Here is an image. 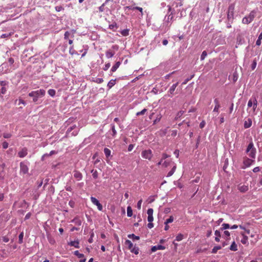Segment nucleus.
Returning a JSON list of instances; mask_svg holds the SVG:
<instances>
[{"label": "nucleus", "mask_w": 262, "mask_h": 262, "mask_svg": "<svg viewBox=\"0 0 262 262\" xmlns=\"http://www.w3.org/2000/svg\"><path fill=\"white\" fill-rule=\"evenodd\" d=\"M46 92L43 89H40L35 91H32L29 93L28 95L29 97H33V101L36 102L39 98H41L45 96Z\"/></svg>", "instance_id": "obj_1"}, {"label": "nucleus", "mask_w": 262, "mask_h": 262, "mask_svg": "<svg viewBox=\"0 0 262 262\" xmlns=\"http://www.w3.org/2000/svg\"><path fill=\"white\" fill-rule=\"evenodd\" d=\"M256 12L255 10L251 11L248 16L243 18L242 23L244 24H248L252 22L255 18Z\"/></svg>", "instance_id": "obj_2"}, {"label": "nucleus", "mask_w": 262, "mask_h": 262, "mask_svg": "<svg viewBox=\"0 0 262 262\" xmlns=\"http://www.w3.org/2000/svg\"><path fill=\"white\" fill-rule=\"evenodd\" d=\"M250 152L249 154V157H250L252 158H255V154H256V149L254 147V144L252 142H250L249 145H248V147L246 149V152Z\"/></svg>", "instance_id": "obj_3"}, {"label": "nucleus", "mask_w": 262, "mask_h": 262, "mask_svg": "<svg viewBox=\"0 0 262 262\" xmlns=\"http://www.w3.org/2000/svg\"><path fill=\"white\" fill-rule=\"evenodd\" d=\"M258 102L257 99L255 97H252L248 102V107H253V111L255 112L257 106Z\"/></svg>", "instance_id": "obj_4"}, {"label": "nucleus", "mask_w": 262, "mask_h": 262, "mask_svg": "<svg viewBox=\"0 0 262 262\" xmlns=\"http://www.w3.org/2000/svg\"><path fill=\"white\" fill-rule=\"evenodd\" d=\"M234 8L235 5L234 4H230L228 7L227 18L229 20L233 18Z\"/></svg>", "instance_id": "obj_5"}, {"label": "nucleus", "mask_w": 262, "mask_h": 262, "mask_svg": "<svg viewBox=\"0 0 262 262\" xmlns=\"http://www.w3.org/2000/svg\"><path fill=\"white\" fill-rule=\"evenodd\" d=\"M8 82L6 81H0V85L1 89H0V96L3 97L2 95L5 94L7 92V86L8 85Z\"/></svg>", "instance_id": "obj_6"}, {"label": "nucleus", "mask_w": 262, "mask_h": 262, "mask_svg": "<svg viewBox=\"0 0 262 262\" xmlns=\"http://www.w3.org/2000/svg\"><path fill=\"white\" fill-rule=\"evenodd\" d=\"M29 168L27 165L24 162H21L20 163V173L23 174L28 173Z\"/></svg>", "instance_id": "obj_7"}, {"label": "nucleus", "mask_w": 262, "mask_h": 262, "mask_svg": "<svg viewBox=\"0 0 262 262\" xmlns=\"http://www.w3.org/2000/svg\"><path fill=\"white\" fill-rule=\"evenodd\" d=\"M153 209H148V228H151L154 227L153 224L151 223L153 221L154 218L152 216Z\"/></svg>", "instance_id": "obj_8"}, {"label": "nucleus", "mask_w": 262, "mask_h": 262, "mask_svg": "<svg viewBox=\"0 0 262 262\" xmlns=\"http://www.w3.org/2000/svg\"><path fill=\"white\" fill-rule=\"evenodd\" d=\"M91 201L94 205L97 206L98 209L99 211H102L103 209L102 205L100 203L99 201L95 197L91 196Z\"/></svg>", "instance_id": "obj_9"}, {"label": "nucleus", "mask_w": 262, "mask_h": 262, "mask_svg": "<svg viewBox=\"0 0 262 262\" xmlns=\"http://www.w3.org/2000/svg\"><path fill=\"white\" fill-rule=\"evenodd\" d=\"M150 120L152 122V124H155L156 122H159L161 119V117L157 114L152 113L149 116Z\"/></svg>", "instance_id": "obj_10"}, {"label": "nucleus", "mask_w": 262, "mask_h": 262, "mask_svg": "<svg viewBox=\"0 0 262 262\" xmlns=\"http://www.w3.org/2000/svg\"><path fill=\"white\" fill-rule=\"evenodd\" d=\"M254 162V160H253L249 159L248 158H244L243 161L244 166L243 167V168H245L250 166Z\"/></svg>", "instance_id": "obj_11"}, {"label": "nucleus", "mask_w": 262, "mask_h": 262, "mask_svg": "<svg viewBox=\"0 0 262 262\" xmlns=\"http://www.w3.org/2000/svg\"><path fill=\"white\" fill-rule=\"evenodd\" d=\"M28 154V150L26 147L21 149L20 151L18 152V156L20 158H24Z\"/></svg>", "instance_id": "obj_12"}, {"label": "nucleus", "mask_w": 262, "mask_h": 262, "mask_svg": "<svg viewBox=\"0 0 262 262\" xmlns=\"http://www.w3.org/2000/svg\"><path fill=\"white\" fill-rule=\"evenodd\" d=\"M252 124V121L251 118H248L247 120L244 121V126L245 128H248L250 127Z\"/></svg>", "instance_id": "obj_13"}, {"label": "nucleus", "mask_w": 262, "mask_h": 262, "mask_svg": "<svg viewBox=\"0 0 262 262\" xmlns=\"http://www.w3.org/2000/svg\"><path fill=\"white\" fill-rule=\"evenodd\" d=\"M74 177L78 181H79L82 179V174L80 172H79L77 170H75V171H74Z\"/></svg>", "instance_id": "obj_14"}, {"label": "nucleus", "mask_w": 262, "mask_h": 262, "mask_svg": "<svg viewBox=\"0 0 262 262\" xmlns=\"http://www.w3.org/2000/svg\"><path fill=\"white\" fill-rule=\"evenodd\" d=\"M165 247L162 246V245H156L155 246H153L151 249V252H156L158 250H164L165 249Z\"/></svg>", "instance_id": "obj_15"}, {"label": "nucleus", "mask_w": 262, "mask_h": 262, "mask_svg": "<svg viewBox=\"0 0 262 262\" xmlns=\"http://www.w3.org/2000/svg\"><path fill=\"white\" fill-rule=\"evenodd\" d=\"M238 189L241 192H245L248 190V186L245 185H239L238 186Z\"/></svg>", "instance_id": "obj_16"}, {"label": "nucleus", "mask_w": 262, "mask_h": 262, "mask_svg": "<svg viewBox=\"0 0 262 262\" xmlns=\"http://www.w3.org/2000/svg\"><path fill=\"white\" fill-rule=\"evenodd\" d=\"M179 84V82H177L175 84H173L171 87L169 89V91H168V92L171 94V95H173V93L177 88V86H178Z\"/></svg>", "instance_id": "obj_17"}, {"label": "nucleus", "mask_w": 262, "mask_h": 262, "mask_svg": "<svg viewBox=\"0 0 262 262\" xmlns=\"http://www.w3.org/2000/svg\"><path fill=\"white\" fill-rule=\"evenodd\" d=\"M105 54L106 57L107 58H110L115 55V52L112 51L111 50H108L106 52Z\"/></svg>", "instance_id": "obj_18"}, {"label": "nucleus", "mask_w": 262, "mask_h": 262, "mask_svg": "<svg viewBox=\"0 0 262 262\" xmlns=\"http://www.w3.org/2000/svg\"><path fill=\"white\" fill-rule=\"evenodd\" d=\"M79 243L78 241H71L69 243V245H70L71 246H73L76 248H79Z\"/></svg>", "instance_id": "obj_19"}, {"label": "nucleus", "mask_w": 262, "mask_h": 262, "mask_svg": "<svg viewBox=\"0 0 262 262\" xmlns=\"http://www.w3.org/2000/svg\"><path fill=\"white\" fill-rule=\"evenodd\" d=\"M121 64V62L120 61H117L115 65L113 66V67L111 69V71L112 72H115L117 69L119 67V66Z\"/></svg>", "instance_id": "obj_20"}, {"label": "nucleus", "mask_w": 262, "mask_h": 262, "mask_svg": "<svg viewBox=\"0 0 262 262\" xmlns=\"http://www.w3.org/2000/svg\"><path fill=\"white\" fill-rule=\"evenodd\" d=\"M125 245L127 247L128 249L129 250L132 249V248L133 247V245L130 241L127 239L125 242Z\"/></svg>", "instance_id": "obj_21"}, {"label": "nucleus", "mask_w": 262, "mask_h": 262, "mask_svg": "<svg viewBox=\"0 0 262 262\" xmlns=\"http://www.w3.org/2000/svg\"><path fill=\"white\" fill-rule=\"evenodd\" d=\"M241 234L243 235V238L241 239V243L243 244L246 245L248 243V237L243 233Z\"/></svg>", "instance_id": "obj_22"}, {"label": "nucleus", "mask_w": 262, "mask_h": 262, "mask_svg": "<svg viewBox=\"0 0 262 262\" xmlns=\"http://www.w3.org/2000/svg\"><path fill=\"white\" fill-rule=\"evenodd\" d=\"M238 78V73L236 71H235L233 73V75L232 76V80L233 82H235L237 80Z\"/></svg>", "instance_id": "obj_23"}, {"label": "nucleus", "mask_w": 262, "mask_h": 262, "mask_svg": "<svg viewBox=\"0 0 262 262\" xmlns=\"http://www.w3.org/2000/svg\"><path fill=\"white\" fill-rule=\"evenodd\" d=\"M91 172L94 179H96L98 178V172L97 170L92 169Z\"/></svg>", "instance_id": "obj_24"}, {"label": "nucleus", "mask_w": 262, "mask_h": 262, "mask_svg": "<svg viewBox=\"0 0 262 262\" xmlns=\"http://www.w3.org/2000/svg\"><path fill=\"white\" fill-rule=\"evenodd\" d=\"M116 84V79L111 80L107 83V86L111 89Z\"/></svg>", "instance_id": "obj_25"}, {"label": "nucleus", "mask_w": 262, "mask_h": 262, "mask_svg": "<svg viewBox=\"0 0 262 262\" xmlns=\"http://www.w3.org/2000/svg\"><path fill=\"white\" fill-rule=\"evenodd\" d=\"M230 249L231 251H236L237 250V245H236L235 242H233L231 245L230 246Z\"/></svg>", "instance_id": "obj_26"}, {"label": "nucleus", "mask_w": 262, "mask_h": 262, "mask_svg": "<svg viewBox=\"0 0 262 262\" xmlns=\"http://www.w3.org/2000/svg\"><path fill=\"white\" fill-rule=\"evenodd\" d=\"M127 215L128 217H131L133 215V211L130 206L127 207Z\"/></svg>", "instance_id": "obj_27"}, {"label": "nucleus", "mask_w": 262, "mask_h": 262, "mask_svg": "<svg viewBox=\"0 0 262 262\" xmlns=\"http://www.w3.org/2000/svg\"><path fill=\"white\" fill-rule=\"evenodd\" d=\"M176 168H177V166L175 165H174L173 166V167L171 169V170L170 171L168 172V173H167V177H170V176H171L174 173V172H175Z\"/></svg>", "instance_id": "obj_28"}, {"label": "nucleus", "mask_w": 262, "mask_h": 262, "mask_svg": "<svg viewBox=\"0 0 262 262\" xmlns=\"http://www.w3.org/2000/svg\"><path fill=\"white\" fill-rule=\"evenodd\" d=\"M127 236L128 238H132L133 241L138 240L140 238L139 236H136L134 234H128Z\"/></svg>", "instance_id": "obj_29"}, {"label": "nucleus", "mask_w": 262, "mask_h": 262, "mask_svg": "<svg viewBox=\"0 0 262 262\" xmlns=\"http://www.w3.org/2000/svg\"><path fill=\"white\" fill-rule=\"evenodd\" d=\"M262 39V32L259 35L258 39H257L256 41V45L257 46H260L261 45V40Z\"/></svg>", "instance_id": "obj_30"}, {"label": "nucleus", "mask_w": 262, "mask_h": 262, "mask_svg": "<svg viewBox=\"0 0 262 262\" xmlns=\"http://www.w3.org/2000/svg\"><path fill=\"white\" fill-rule=\"evenodd\" d=\"M104 152L107 158L110 156L111 155V150L107 148H104Z\"/></svg>", "instance_id": "obj_31"}, {"label": "nucleus", "mask_w": 262, "mask_h": 262, "mask_svg": "<svg viewBox=\"0 0 262 262\" xmlns=\"http://www.w3.org/2000/svg\"><path fill=\"white\" fill-rule=\"evenodd\" d=\"M183 237H184L183 235L181 233H179L177 235V236L176 237V241H178V242L181 241L183 239Z\"/></svg>", "instance_id": "obj_32"}, {"label": "nucleus", "mask_w": 262, "mask_h": 262, "mask_svg": "<svg viewBox=\"0 0 262 262\" xmlns=\"http://www.w3.org/2000/svg\"><path fill=\"white\" fill-rule=\"evenodd\" d=\"M121 34L123 36H127L129 35V30L128 29H124L121 31Z\"/></svg>", "instance_id": "obj_33"}, {"label": "nucleus", "mask_w": 262, "mask_h": 262, "mask_svg": "<svg viewBox=\"0 0 262 262\" xmlns=\"http://www.w3.org/2000/svg\"><path fill=\"white\" fill-rule=\"evenodd\" d=\"M130 251L131 252L134 253L135 254H138L139 253V249L136 247H133Z\"/></svg>", "instance_id": "obj_34"}, {"label": "nucleus", "mask_w": 262, "mask_h": 262, "mask_svg": "<svg viewBox=\"0 0 262 262\" xmlns=\"http://www.w3.org/2000/svg\"><path fill=\"white\" fill-rule=\"evenodd\" d=\"M184 113V112L183 111H180L178 112L176 115L175 119L177 120L180 118L183 115Z\"/></svg>", "instance_id": "obj_35"}, {"label": "nucleus", "mask_w": 262, "mask_h": 262, "mask_svg": "<svg viewBox=\"0 0 262 262\" xmlns=\"http://www.w3.org/2000/svg\"><path fill=\"white\" fill-rule=\"evenodd\" d=\"M48 93L52 97H54L56 94L55 91L53 89H50L48 90Z\"/></svg>", "instance_id": "obj_36"}, {"label": "nucleus", "mask_w": 262, "mask_h": 262, "mask_svg": "<svg viewBox=\"0 0 262 262\" xmlns=\"http://www.w3.org/2000/svg\"><path fill=\"white\" fill-rule=\"evenodd\" d=\"M222 247L220 246H215L212 250V253H216L217 251L221 249Z\"/></svg>", "instance_id": "obj_37"}, {"label": "nucleus", "mask_w": 262, "mask_h": 262, "mask_svg": "<svg viewBox=\"0 0 262 262\" xmlns=\"http://www.w3.org/2000/svg\"><path fill=\"white\" fill-rule=\"evenodd\" d=\"M24 237V232H21L18 236V242L19 244H21L23 243V239Z\"/></svg>", "instance_id": "obj_38"}, {"label": "nucleus", "mask_w": 262, "mask_h": 262, "mask_svg": "<svg viewBox=\"0 0 262 262\" xmlns=\"http://www.w3.org/2000/svg\"><path fill=\"white\" fill-rule=\"evenodd\" d=\"M224 235L225 236L224 237L226 239H228L230 238V232L228 231H225L224 232Z\"/></svg>", "instance_id": "obj_39"}, {"label": "nucleus", "mask_w": 262, "mask_h": 262, "mask_svg": "<svg viewBox=\"0 0 262 262\" xmlns=\"http://www.w3.org/2000/svg\"><path fill=\"white\" fill-rule=\"evenodd\" d=\"M173 220H174L173 217L172 216H170L169 219H167L165 221L164 224H168L169 223H171L173 221Z\"/></svg>", "instance_id": "obj_40"}, {"label": "nucleus", "mask_w": 262, "mask_h": 262, "mask_svg": "<svg viewBox=\"0 0 262 262\" xmlns=\"http://www.w3.org/2000/svg\"><path fill=\"white\" fill-rule=\"evenodd\" d=\"M222 227L221 228L222 230H223L224 229H227L230 228L229 224L224 223L222 225Z\"/></svg>", "instance_id": "obj_41"}, {"label": "nucleus", "mask_w": 262, "mask_h": 262, "mask_svg": "<svg viewBox=\"0 0 262 262\" xmlns=\"http://www.w3.org/2000/svg\"><path fill=\"white\" fill-rule=\"evenodd\" d=\"M74 254L78 256L79 258H82L84 257V255L83 254L80 253L78 251H75L74 252Z\"/></svg>", "instance_id": "obj_42"}, {"label": "nucleus", "mask_w": 262, "mask_h": 262, "mask_svg": "<svg viewBox=\"0 0 262 262\" xmlns=\"http://www.w3.org/2000/svg\"><path fill=\"white\" fill-rule=\"evenodd\" d=\"M109 28L113 30H114L115 29H116L117 28V24L116 23H114L113 24L110 25Z\"/></svg>", "instance_id": "obj_43"}, {"label": "nucleus", "mask_w": 262, "mask_h": 262, "mask_svg": "<svg viewBox=\"0 0 262 262\" xmlns=\"http://www.w3.org/2000/svg\"><path fill=\"white\" fill-rule=\"evenodd\" d=\"M221 107V105H215V107L213 109V112L214 113H216L217 114L219 113V108Z\"/></svg>", "instance_id": "obj_44"}, {"label": "nucleus", "mask_w": 262, "mask_h": 262, "mask_svg": "<svg viewBox=\"0 0 262 262\" xmlns=\"http://www.w3.org/2000/svg\"><path fill=\"white\" fill-rule=\"evenodd\" d=\"M171 162V161H165L163 163H162V165L165 167H168L170 163Z\"/></svg>", "instance_id": "obj_45"}, {"label": "nucleus", "mask_w": 262, "mask_h": 262, "mask_svg": "<svg viewBox=\"0 0 262 262\" xmlns=\"http://www.w3.org/2000/svg\"><path fill=\"white\" fill-rule=\"evenodd\" d=\"M207 54V52L206 51H204L201 55V59L202 60H204L205 59V58L206 57Z\"/></svg>", "instance_id": "obj_46"}, {"label": "nucleus", "mask_w": 262, "mask_h": 262, "mask_svg": "<svg viewBox=\"0 0 262 262\" xmlns=\"http://www.w3.org/2000/svg\"><path fill=\"white\" fill-rule=\"evenodd\" d=\"M141 156L143 158H144L145 159H147V151L146 150L143 151L141 154Z\"/></svg>", "instance_id": "obj_47"}, {"label": "nucleus", "mask_w": 262, "mask_h": 262, "mask_svg": "<svg viewBox=\"0 0 262 262\" xmlns=\"http://www.w3.org/2000/svg\"><path fill=\"white\" fill-rule=\"evenodd\" d=\"M257 62L256 60H254L251 64V69L252 70H254L256 67Z\"/></svg>", "instance_id": "obj_48"}, {"label": "nucleus", "mask_w": 262, "mask_h": 262, "mask_svg": "<svg viewBox=\"0 0 262 262\" xmlns=\"http://www.w3.org/2000/svg\"><path fill=\"white\" fill-rule=\"evenodd\" d=\"M147 110L146 108H144L142 111L137 112L136 115L137 116L142 115L145 114V113L146 112Z\"/></svg>", "instance_id": "obj_49"}, {"label": "nucleus", "mask_w": 262, "mask_h": 262, "mask_svg": "<svg viewBox=\"0 0 262 262\" xmlns=\"http://www.w3.org/2000/svg\"><path fill=\"white\" fill-rule=\"evenodd\" d=\"M12 136V135L10 133H4L3 137L5 138H10Z\"/></svg>", "instance_id": "obj_50"}, {"label": "nucleus", "mask_w": 262, "mask_h": 262, "mask_svg": "<svg viewBox=\"0 0 262 262\" xmlns=\"http://www.w3.org/2000/svg\"><path fill=\"white\" fill-rule=\"evenodd\" d=\"M70 35V33L69 31H66L64 34V38L67 39Z\"/></svg>", "instance_id": "obj_51"}, {"label": "nucleus", "mask_w": 262, "mask_h": 262, "mask_svg": "<svg viewBox=\"0 0 262 262\" xmlns=\"http://www.w3.org/2000/svg\"><path fill=\"white\" fill-rule=\"evenodd\" d=\"M110 66H111L110 63H107L105 64V66L103 67V69L104 71H106V70H107L110 68Z\"/></svg>", "instance_id": "obj_52"}, {"label": "nucleus", "mask_w": 262, "mask_h": 262, "mask_svg": "<svg viewBox=\"0 0 262 262\" xmlns=\"http://www.w3.org/2000/svg\"><path fill=\"white\" fill-rule=\"evenodd\" d=\"M3 148L6 149L8 147V143L6 141H4L2 143Z\"/></svg>", "instance_id": "obj_53"}, {"label": "nucleus", "mask_w": 262, "mask_h": 262, "mask_svg": "<svg viewBox=\"0 0 262 262\" xmlns=\"http://www.w3.org/2000/svg\"><path fill=\"white\" fill-rule=\"evenodd\" d=\"M95 82L97 83H101L103 82V79L102 78H97L96 80H95Z\"/></svg>", "instance_id": "obj_54"}, {"label": "nucleus", "mask_w": 262, "mask_h": 262, "mask_svg": "<svg viewBox=\"0 0 262 262\" xmlns=\"http://www.w3.org/2000/svg\"><path fill=\"white\" fill-rule=\"evenodd\" d=\"M112 132H113V136H114L116 135L117 132H116V130L115 129V125H112Z\"/></svg>", "instance_id": "obj_55"}, {"label": "nucleus", "mask_w": 262, "mask_h": 262, "mask_svg": "<svg viewBox=\"0 0 262 262\" xmlns=\"http://www.w3.org/2000/svg\"><path fill=\"white\" fill-rule=\"evenodd\" d=\"M94 233H92L91 235V237L89 238V239H88V242L90 243H92L93 242V236H94Z\"/></svg>", "instance_id": "obj_56"}, {"label": "nucleus", "mask_w": 262, "mask_h": 262, "mask_svg": "<svg viewBox=\"0 0 262 262\" xmlns=\"http://www.w3.org/2000/svg\"><path fill=\"white\" fill-rule=\"evenodd\" d=\"M142 200H140L138 201L137 203V208L138 209H140L141 208V204H142Z\"/></svg>", "instance_id": "obj_57"}, {"label": "nucleus", "mask_w": 262, "mask_h": 262, "mask_svg": "<svg viewBox=\"0 0 262 262\" xmlns=\"http://www.w3.org/2000/svg\"><path fill=\"white\" fill-rule=\"evenodd\" d=\"M10 35H11L10 33H9V34H2L1 35V37L2 38H5L9 37Z\"/></svg>", "instance_id": "obj_58"}, {"label": "nucleus", "mask_w": 262, "mask_h": 262, "mask_svg": "<svg viewBox=\"0 0 262 262\" xmlns=\"http://www.w3.org/2000/svg\"><path fill=\"white\" fill-rule=\"evenodd\" d=\"M214 102L215 103V105H221L220 103V101L217 98H215L214 100Z\"/></svg>", "instance_id": "obj_59"}, {"label": "nucleus", "mask_w": 262, "mask_h": 262, "mask_svg": "<svg viewBox=\"0 0 262 262\" xmlns=\"http://www.w3.org/2000/svg\"><path fill=\"white\" fill-rule=\"evenodd\" d=\"M193 77V75L191 76V77L190 78L186 79L183 83L182 84L184 85L186 84L191 79H192Z\"/></svg>", "instance_id": "obj_60"}, {"label": "nucleus", "mask_w": 262, "mask_h": 262, "mask_svg": "<svg viewBox=\"0 0 262 262\" xmlns=\"http://www.w3.org/2000/svg\"><path fill=\"white\" fill-rule=\"evenodd\" d=\"M168 157H169V155H167L166 154H163L162 155V159H162V160H164V159H166V158H167Z\"/></svg>", "instance_id": "obj_61"}, {"label": "nucleus", "mask_w": 262, "mask_h": 262, "mask_svg": "<svg viewBox=\"0 0 262 262\" xmlns=\"http://www.w3.org/2000/svg\"><path fill=\"white\" fill-rule=\"evenodd\" d=\"M205 125V122L204 121H202L200 124V127L201 128H203Z\"/></svg>", "instance_id": "obj_62"}, {"label": "nucleus", "mask_w": 262, "mask_h": 262, "mask_svg": "<svg viewBox=\"0 0 262 262\" xmlns=\"http://www.w3.org/2000/svg\"><path fill=\"white\" fill-rule=\"evenodd\" d=\"M31 216V213L30 212L28 213L25 217V220H27L29 219Z\"/></svg>", "instance_id": "obj_63"}, {"label": "nucleus", "mask_w": 262, "mask_h": 262, "mask_svg": "<svg viewBox=\"0 0 262 262\" xmlns=\"http://www.w3.org/2000/svg\"><path fill=\"white\" fill-rule=\"evenodd\" d=\"M3 242H4L5 243H7L9 242V239L7 236H4V237H3Z\"/></svg>", "instance_id": "obj_64"}]
</instances>
